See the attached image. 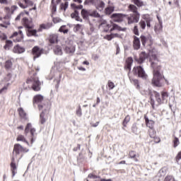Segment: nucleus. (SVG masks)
Masks as SVG:
<instances>
[{
    "mask_svg": "<svg viewBox=\"0 0 181 181\" xmlns=\"http://www.w3.org/2000/svg\"><path fill=\"white\" fill-rule=\"evenodd\" d=\"M148 56L150 57V62L151 63V67L153 70V78L152 80L153 86L156 87H162L160 80H162V74H160V64H159V59H158V52L155 49H152L149 52Z\"/></svg>",
    "mask_w": 181,
    "mask_h": 181,
    "instance_id": "nucleus-1",
    "label": "nucleus"
},
{
    "mask_svg": "<svg viewBox=\"0 0 181 181\" xmlns=\"http://www.w3.org/2000/svg\"><path fill=\"white\" fill-rule=\"evenodd\" d=\"M149 94L151 98V104L153 108L155 107V98L158 105H160V104H166L168 103L169 94L167 92H162L161 96L160 94L156 91H149Z\"/></svg>",
    "mask_w": 181,
    "mask_h": 181,
    "instance_id": "nucleus-2",
    "label": "nucleus"
},
{
    "mask_svg": "<svg viewBox=\"0 0 181 181\" xmlns=\"http://www.w3.org/2000/svg\"><path fill=\"white\" fill-rule=\"evenodd\" d=\"M23 23L25 25V28L28 29V31L27 33V35L30 36H37L36 33H37V30H31L33 28L32 25V21L29 20L28 18H23Z\"/></svg>",
    "mask_w": 181,
    "mask_h": 181,
    "instance_id": "nucleus-3",
    "label": "nucleus"
},
{
    "mask_svg": "<svg viewBox=\"0 0 181 181\" xmlns=\"http://www.w3.org/2000/svg\"><path fill=\"white\" fill-rule=\"evenodd\" d=\"M133 74H134V76H138L141 78H143V80H146V78L148 77V75H146L145 70L141 66L134 67L133 69Z\"/></svg>",
    "mask_w": 181,
    "mask_h": 181,
    "instance_id": "nucleus-4",
    "label": "nucleus"
},
{
    "mask_svg": "<svg viewBox=\"0 0 181 181\" xmlns=\"http://www.w3.org/2000/svg\"><path fill=\"white\" fill-rule=\"evenodd\" d=\"M29 132L31 135V144H33V142H35V139L36 138V129L32 127L31 123H28L25 129V135H28Z\"/></svg>",
    "mask_w": 181,
    "mask_h": 181,
    "instance_id": "nucleus-5",
    "label": "nucleus"
},
{
    "mask_svg": "<svg viewBox=\"0 0 181 181\" xmlns=\"http://www.w3.org/2000/svg\"><path fill=\"white\" fill-rule=\"evenodd\" d=\"M27 84H32V88L34 91H40V81H39L37 78L28 79L27 81Z\"/></svg>",
    "mask_w": 181,
    "mask_h": 181,
    "instance_id": "nucleus-6",
    "label": "nucleus"
},
{
    "mask_svg": "<svg viewBox=\"0 0 181 181\" xmlns=\"http://www.w3.org/2000/svg\"><path fill=\"white\" fill-rule=\"evenodd\" d=\"M141 18V14L139 13H132L127 17L128 25H132V23H138Z\"/></svg>",
    "mask_w": 181,
    "mask_h": 181,
    "instance_id": "nucleus-7",
    "label": "nucleus"
},
{
    "mask_svg": "<svg viewBox=\"0 0 181 181\" xmlns=\"http://www.w3.org/2000/svg\"><path fill=\"white\" fill-rule=\"evenodd\" d=\"M21 152H24V153L29 152V149L23 148V146H22L19 144H15L14 148H13V153L16 154V158H18V156L19 155V153H21Z\"/></svg>",
    "mask_w": 181,
    "mask_h": 181,
    "instance_id": "nucleus-8",
    "label": "nucleus"
},
{
    "mask_svg": "<svg viewBox=\"0 0 181 181\" xmlns=\"http://www.w3.org/2000/svg\"><path fill=\"white\" fill-rule=\"evenodd\" d=\"M64 51L67 54L71 55L76 52V46L73 45V42H71L69 45L65 47Z\"/></svg>",
    "mask_w": 181,
    "mask_h": 181,
    "instance_id": "nucleus-9",
    "label": "nucleus"
},
{
    "mask_svg": "<svg viewBox=\"0 0 181 181\" xmlns=\"http://www.w3.org/2000/svg\"><path fill=\"white\" fill-rule=\"evenodd\" d=\"M98 11H103L105 8V3L101 0H94V4Z\"/></svg>",
    "mask_w": 181,
    "mask_h": 181,
    "instance_id": "nucleus-10",
    "label": "nucleus"
},
{
    "mask_svg": "<svg viewBox=\"0 0 181 181\" xmlns=\"http://www.w3.org/2000/svg\"><path fill=\"white\" fill-rule=\"evenodd\" d=\"M139 25L141 30H145V28H146V26L147 28H151V21L146 20V21H145L144 20H141Z\"/></svg>",
    "mask_w": 181,
    "mask_h": 181,
    "instance_id": "nucleus-11",
    "label": "nucleus"
},
{
    "mask_svg": "<svg viewBox=\"0 0 181 181\" xmlns=\"http://www.w3.org/2000/svg\"><path fill=\"white\" fill-rule=\"evenodd\" d=\"M133 47L134 50H139L141 49V40L136 36L134 37Z\"/></svg>",
    "mask_w": 181,
    "mask_h": 181,
    "instance_id": "nucleus-12",
    "label": "nucleus"
},
{
    "mask_svg": "<svg viewBox=\"0 0 181 181\" xmlns=\"http://www.w3.org/2000/svg\"><path fill=\"white\" fill-rule=\"evenodd\" d=\"M42 52L43 51L40 49L38 47H34L33 48V54L34 56V60L35 59H37V57H40V55Z\"/></svg>",
    "mask_w": 181,
    "mask_h": 181,
    "instance_id": "nucleus-13",
    "label": "nucleus"
},
{
    "mask_svg": "<svg viewBox=\"0 0 181 181\" xmlns=\"http://www.w3.org/2000/svg\"><path fill=\"white\" fill-rule=\"evenodd\" d=\"M146 59H148V54L143 52L140 54L139 58L136 60L139 64H142V63H144Z\"/></svg>",
    "mask_w": 181,
    "mask_h": 181,
    "instance_id": "nucleus-14",
    "label": "nucleus"
},
{
    "mask_svg": "<svg viewBox=\"0 0 181 181\" xmlns=\"http://www.w3.org/2000/svg\"><path fill=\"white\" fill-rule=\"evenodd\" d=\"M111 18H112V21H114V22H122V13H113L111 16Z\"/></svg>",
    "mask_w": 181,
    "mask_h": 181,
    "instance_id": "nucleus-15",
    "label": "nucleus"
},
{
    "mask_svg": "<svg viewBox=\"0 0 181 181\" xmlns=\"http://www.w3.org/2000/svg\"><path fill=\"white\" fill-rule=\"evenodd\" d=\"M49 119V117H47V115H46V113H45V111H42L41 112V114L40 115V122L42 125H43V124H45L47 119Z\"/></svg>",
    "mask_w": 181,
    "mask_h": 181,
    "instance_id": "nucleus-16",
    "label": "nucleus"
},
{
    "mask_svg": "<svg viewBox=\"0 0 181 181\" xmlns=\"http://www.w3.org/2000/svg\"><path fill=\"white\" fill-rule=\"evenodd\" d=\"M49 42L51 44L57 43L59 42V35L57 34H52L49 35Z\"/></svg>",
    "mask_w": 181,
    "mask_h": 181,
    "instance_id": "nucleus-17",
    "label": "nucleus"
},
{
    "mask_svg": "<svg viewBox=\"0 0 181 181\" xmlns=\"http://www.w3.org/2000/svg\"><path fill=\"white\" fill-rule=\"evenodd\" d=\"M81 16L83 19H85L86 21L88 20V18H90V11L83 8L81 12Z\"/></svg>",
    "mask_w": 181,
    "mask_h": 181,
    "instance_id": "nucleus-18",
    "label": "nucleus"
},
{
    "mask_svg": "<svg viewBox=\"0 0 181 181\" xmlns=\"http://www.w3.org/2000/svg\"><path fill=\"white\" fill-rule=\"evenodd\" d=\"M132 63H134V59H132V57H129L126 60V65L124 66V69L129 70V71H131V67L132 66Z\"/></svg>",
    "mask_w": 181,
    "mask_h": 181,
    "instance_id": "nucleus-19",
    "label": "nucleus"
},
{
    "mask_svg": "<svg viewBox=\"0 0 181 181\" xmlns=\"http://www.w3.org/2000/svg\"><path fill=\"white\" fill-rule=\"evenodd\" d=\"M144 119L146 124V127L150 128V129H153V125L155 124V122H153V120L151 119L149 120V119L146 116L144 117Z\"/></svg>",
    "mask_w": 181,
    "mask_h": 181,
    "instance_id": "nucleus-20",
    "label": "nucleus"
},
{
    "mask_svg": "<svg viewBox=\"0 0 181 181\" xmlns=\"http://www.w3.org/2000/svg\"><path fill=\"white\" fill-rule=\"evenodd\" d=\"M18 114L21 117V119H28V116L26 115V112L23 110V108L20 107L18 110Z\"/></svg>",
    "mask_w": 181,
    "mask_h": 181,
    "instance_id": "nucleus-21",
    "label": "nucleus"
},
{
    "mask_svg": "<svg viewBox=\"0 0 181 181\" xmlns=\"http://www.w3.org/2000/svg\"><path fill=\"white\" fill-rule=\"evenodd\" d=\"M13 53H18V54H21V53H24L25 49L23 47L16 45L13 47Z\"/></svg>",
    "mask_w": 181,
    "mask_h": 181,
    "instance_id": "nucleus-22",
    "label": "nucleus"
},
{
    "mask_svg": "<svg viewBox=\"0 0 181 181\" xmlns=\"http://www.w3.org/2000/svg\"><path fill=\"white\" fill-rule=\"evenodd\" d=\"M112 30H119L122 32H125V30H127V28H122L117 24H112V28L110 29V31L112 32Z\"/></svg>",
    "mask_w": 181,
    "mask_h": 181,
    "instance_id": "nucleus-23",
    "label": "nucleus"
},
{
    "mask_svg": "<svg viewBox=\"0 0 181 181\" xmlns=\"http://www.w3.org/2000/svg\"><path fill=\"white\" fill-rule=\"evenodd\" d=\"M54 53L57 54L58 56H62L63 54V50H62V47L57 45L54 48Z\"/></svg>",
    "mask_w": 181,
    "mask_h": 181,
    "instance_id": "nucleus-24",
    "label": "nucleus"
},
{
    "mask_svg": "<svg viewBox=\"0 0 181 181\" xmlns=\"http://www.w3.org/2000/svg\"><path fill=\"white\" fill-rule=\"evenodd\" d=\"M129 11L133 13H139V12H138V8L134 4H130L129 6Z\"/></svg>",
    "mask_w": 181,
    "mask_h": 181,
    "instance_id": "nucleus-25",
    "label": "nucleus"
},
{
    "mask_svg": "<svg viewBox=\"0 0 181 181\" xmlns=\"http://www.w3.org/2000/svg\"><path fill=\"white\" fill-rule=\"evenodd\" d=\"M43 100V95H37L34 97V103L36 104H39L40 103H42Z\"/></svg>",
    "mask_w": 181,
    "mask_h": 181,
    "instance_id": "nucleus-26",
    "label": "nucleus"
},
{
    "mask_svg": "<svg viewBox=\"0 0 181 181\" xmlns=\"http://www.w3.org/2000/svg\"><path fill=\"white\" fill-rule=\"evenodd\" d=\"M50 28H52V23L41 24L38 30L39 32H42V29H50Z\"/></svg>",
    "mask_w": 181,
    "mask_h": 181,
    "instance_id": "nucleus-27",
    "label": "nucleus"
},
{
    "mask_svg": "<svg viewBox=\"0 0 181 181\" xmlns=\"http://www.w3.org/2000/svg\"><path fill=\"white\" fill-rule=\"evenodd\" d=\"M115 8L112 6H109L105 8V13L106 15H111L113 13Z\"/></svg>",
    "mask_w": 181,
    "mask_h": 181,
    "instance_id": "nucleus-28",
    "label": "nucleus"
},
{
    "mask_svg": "<svg viewBox=\"0 0 181 181\" xmlns=\"http://www.w3.org/2000/svg\"><path fill=\"white\" fill-rule=\"evenodd\" d=\"M162 29H163V26L162 25V23H159L155 26L154 30L155 32H158V33H160L162 32Z\"/></svg>",
    "mask_w": 181,
    "mask_h": 181,
    "instance_id": "nucleus-29",
    "label": "nucleus"
},
{
    "mask_svg": "<svg viewBox=\"0 0 181 181\" xmlns=\"http://www.w3.org/2000/svg\"><path fill=\"white\" fill-rule=\"evenodd\" d=\"M90 16H91L92 18H101V16L100 15V13H98V12H97V11H90Z\"/></svg>",
    "mask_w": 181,
    "mask_h": 181,
    "instance_id": "nucleus-30",
    "label": "nucleus"
},
{
    "mask_svg": "<svg viewBox=\"0 0 181 181\" xmlns=\"http://www.w3.org/2000/svg\"><path fill=\"white\" fill-rule=\"evenodd\" d=\"M20 36L21 39H23V33H22V30H19L18 32H14L13 34L11 36V37H15L16 36Z\"/></svg>",
    "mask_w": 181,
    "mask_h": 181,
    "instance_id": "nucleus-31",
    "label": "nucleus"
},
{
    "mask_svg": "<svg viewBox=\"0 0 181 181\" xmlns=\"http://www.w3.org/2000/svg\"><path fill=\"white\" fill-rule=\"evenodd\" d=\"M150 138H156V132L153 129H150L148 131Z\"/></svg>",
    "mask_w": 181,
    "mask_h": 181,
    "instance_id": "nucleus-32",
    "label": "nucleus"
},
{
    "mask_svg": "<svg viewBox=\"0 0 181 181\" xmlns=\"http://www.w3.org/2000/svg\"><path fill=\"white\" fill-rule=\"evenodd\" d=\"M11 166L13 176H15V175H16V164H15V163H11Z\"/></svg>",
    "mask_w": 181,
    "mask_h": 181,
    "instance_id": "nucleus-33",
    "label": "nucleus"
},
{
    "mask_svg": "<svg viewBox=\"0 0 181 181\" xmlns=\"http://www.w3.org/2000/svg\"><path fill=\"white\" fill-rule=\"evenodd\" d=\"M134 5H136V6L141 7L144 6V1L141 0H132Z\"/></svg>",
    "mask_w": 181,
    "mask_h": 181,
    "instance_id": "nucleus-34",
    "label": "nucleus"
},
{
    "mask_svg": "<svg viewBox=\"0 0 181 181\" xmlns=\"http://www.w3.org/2000/svg\"><path fill=\"white\" fill-rule=\"evenodd\" d=\"M17 141H21V142H26L27 143V145H29V142H28L26 141V139H25V136H23V135H19L18 137H17Z\"/></svg>",
    "mask_w": 181,
    "mask_h": 181,
    "instance_id": "nucleus-35",
    "label": "nucleus"
},
{
    "mask_svg": "<svg viewBox=\"0 0 181 181\" xmlns=\"http://www.w3.org/2000/svg\"><path fill=\"white\" fill-rule=\"evenodd\" d=\"M6 11H8V12H11V13H13L16 9H18V6H12L11 8H6Z\"/></svg>",
    "mask_w": 181,
    "mask_h": 181,
    "instance_id": "nucleus-36",
    "label": "nucleus"
},
{
    "mask_svg": "<svg viewBox=\"0 0 181 181\" xmlns=\"http://www.w3.org/2000/svg\"><path fill=\"white\" fill-rule=\"evenodd\" d=\"M6 11H8V12H11V13H13L16 9H18V6H12L11 8H6Z\"/></svg>",
    "mask_w": 181,
    "mask_h": 181,
    "instance_id": "nucleus-37",
    "label": "nucleus"
},
{
    "mask_svg": "<svg viewBox=\"0 0 181 181\" xmlns=\"http://www.w3.org/2000/svg\"><path fill=\"white\" fill-rule=\"evenodd\" d=\"M132 81L133 84L136 86V88H137V90H139L141 88V86H139V81H138V79H132Z\"/></svg>",
    "mask_w": 181,
    "mask_h": 181,
    "instance_id": "nucleus-38",
    "label": "nucleus"
},
{
    "mask_svg": "<svg viewBox=\"0 0 181 181\" xmlns=\"http://www.w3.org/2000/svg\"><path fill=\"white\" fill-rule=\"evenodd\" d=\"M117 36H118V34H111L110 35H106L105 39H107V40H112V39Z\"/></svg>",
    "mask_w": 181,
    "mask_h": 181,
    "instance_id": "nucleus-39",
    "label": "nucleus"
},
{
    "mask_svg": "<svg viewBox=\"0 0 181 181\" xmlns=\"http://www.w3.org/2000/svg\"><path fill=\"white\" fill-rule=\"evenodd\" d=\"M13 42L12 40H7L6 41V46H4V49H8V47H12Z\"/></svg>",
    "mask_w": 181,
    "mask_h": 181,
    "instance_id": "nucleus-40",
    "label": "nucleus"
},
{
    "mask_svg": "<svg viewBox=\"0 0 181 181\" xmlns=\"http://www.w3.org/2000/svg\"><path fill=\"white\" fill-rule=\"evenodd\" d=\"M71 7L73 8L74 9H83V5H76V4H71Z\"/></svg>",
    "mask_w": 181,
    "mask_h": 181,
    "instance_id": "nucleus-41",
    "label": "nucleus"
},
{
    "mask_svg": "<svg viewBox=\"0 0 181 181\" xmlns=\"http://www.w3.org/2000/svg\"><path fill=\"white\" fill-rule=\"evenodd\" d=\"M79 14L78 11L75 10L74 12L71 14V18H72V19H76Z\"/></svg>",
    "mask_w": 181,
    "mask_h": 181,
    "instance_id": "nucleus-42",
    "label": "nucleus"
},
{
    "mask_svg": "<svg viewBox=\"0 0 181 181\" xmlns=\"http://www.w3.org/2000/svg\"><path fill=\"white\" fill-rule=\"evenodd\" d=\"M141 40L143 46H145L146 45V41L148 40V38L145 37L144 35L141 36Z\"/></svg>",
    "mask_w": 181,
    "mask_h": 181,
    "instance_id": "nucleus-43",
    "label": "nucleus"
},
{
    "mask_svg": "<svg viewBox=\"0 0 181 181\" xmlns=\"http://www.w3.org/2000/svg\"><path fill=\"white\" fill-rule=\"evenodd\" d=\"M5 67H6V69H11V67H12V61H11V60L6 61Z\"/></svg>",
    "mask_w": 181,
    "mask_h": 181,
    "instance_id": "nucleus-44",
    "label": "nucleus"
},
{
    "mask_svg": "<svg viewBox=\"0 0 181 181\" xmlns=\"http://www.w3.org/2000/svg\"><path fill=\"white\" fill-rule=\"evenodd\" d=\"M107 86L109 87V90H112L115 88V85L114 84V82L112 81H108Z\"/></svg>",
    "mask_w": 181,
    "mask_h": 181,
    "instance_id": "nucleus-45",
    "label": "nucleus"
},
{
    "mask_svg": "<svg viewBox=\"0 0 181 181\" xmlns=\"http://www.w3.org/2000/svg\"><path fill=\"white\" fill-rule=\"evenodd\" d=\"M129 119H130L129 116H127V117L124 118V121H123V125H124V127H127V124H128Z\"/></svg>",
    "mask_w": 181,
    "mask_h": 181,
    "instance_id": "nucleus-46",
    "label": "nucleus"
},
{
    "mask_svg": "<svg viewBox=\"0 0 181 181\" xmlns=\"http://www.w3.org/2000/svg\"><path fill=\"white\" fill-rule=\"evenodd\" d=\"M102 26L105 27L106 26V29L108 30L110 28H111V25L110 24H107V21H104L103 23H101L100 24Z\"/></svg>",
    "mask_w": 181,
    "mask_h": 181,
    "instance_id": "nucleus-47",
    "label": "nucleus"
},
{
    "mask_svg": "<svg viewBox=\"0 0 181 181\" xmlns=\"http://www.w3.org/2000/svg\"><path fill=\"white\" fill-rule=\"evenodd\" d=\"M84 5H94V0H86Z\"/></svg>",
    "mask_w": 181,
    "mask_h": 181,
    "instance_id": "nucleus-48",
    "label": "nucleus"
},
{
    "mask_svg": "<svg viewBox=\"0 0 181 181\" xmlns=\"http://www.w3.org/2000/svg\"><path fill=\"white\" fill-rule=\"evenodd\" d=\"M52 21L54 23H60V22H62V19L59 17L53 18Z\"/></svg>",
    "mask_w": 181,
    "mask_h": 181,
    "instance_id": "nucleus-49",
    "label": "nucleus"
},
{
    "mask_svg": "<svg viewBox=\"0 0 181 181\" xmlns=\"http://www.w3.org/2000/svg\"><path fill=\"white\" fill-rule=\"evenodd\" d=\"M69 6V4L66 2L65 4H61V9H64V11H66L67 9V7Z\"/></svg>",
    "mask_w": 181,
    "mask_h": 181,
    "instance_id": "nucleus-50",
    "label": "nucleus"
},
{
    "mask_svg": "<svg viewBox=\"0 0 181 181\" xmlns=\"http://www.w3.org/2000/svg\"><path fill=\"white\" fill-rule=\"evenodd\" d=\"M76 115L78 117H81V115H83V113L81 112V107H78V110H76Z\"/></svg>",
    "mask_w": 181,
    "mask_h": 181,
    "instance_id": "nucleus-51",
    "label": "nucleus"
},
{
    "mask_svg": "<svg viewBox=\"0 0 181 181\" xmlns=\"http://www.w3.org/2000/svg\"><path fill=\"white\" fill-rule=\"evenodd\" d=\"M133 32L134 33V35H139V30H138V25H135L134 27V30H133Z\"/></svg>",
    "mask_w": 181,
    "mask_h": 181,
    "instance_id": "nucleus-52",
    "label": "nucleus"
},
{
    "mask_svg": "<svg viewBox=\"0 0 181 181\" xmlns=\"http://www.w3.org/2000/svg\"><path fill=\"white\" fill-rule=\"evenodd\" d=\"M132 132H134V134H138V127H136V124H134L132 126Z\"/></svg>",
    "mask_w": 181,
    "mask_h": 181,
    "instance_id": "nucleus-53",
    "label": "nucleus"
},
{
    "mask_svg": "<svg viewBox=\"0 0 181 181\" xmlns=\"http://www.w3.org/2000/svg\"><path fill=\"white\" fill-rule=\"evenodd\" d=\"M164 181H175V178H173V177L169 175L165 178Z\"/></svg>",
    "mask_w": 181,
    "mask_h": 181,
    "instance_id": "nucleus-54",
    "label": "nucleus"
},
{
    "mask_svg": "<svg viewBox=\"0 0 181 181\" xmlns=\"http://www.w3.org/2000/svg\"><path fill=\"white\" fill-rule=\"evenodd\" d=\"M174 147L176 148V146H177L180 144L179 142V139H177V137L175 138L174 141Z\"/></svg>",
    "mask_w": 181,
    "mask_h": 181,
    "instance_id": "nucleus-55",
    "label": "nucleus"
},
{
    "mask_svg": "<svg viewBox=\"0 0 181 181\" xmlns=\"http://www.w3.org/2000/svg\"><path fill=\"white\" fill-rule=\"evenodd\" d=\"M25 4H26L25 6H28L29 5H33V1L30 0H23Z\"/></svg>",
    "mask_w": 181,
    "mask_h": 181,
    "instance_id": "nucleus-56",
    "label": "nucleus"
},
{
    "mask_svg": "<svg viewBox=\"0 0 181 181\" xmlns=\"http://www.w3.org/2000/svg\"><path fill=\"white\" fill-rule=\"evenodd\" d=\"M136 156V153H135V151H130L129 152V157L132 159H134V158H135Z\"/></svg>",
    "mask_w": 181,
    "mask_h": 181,
    "instance_id": "nucleus-57",
    "label": "nucleus"
},
{
    "mask_svg": "<svg viewBox=\"0 0 181 181\" xmlns=\"http://www.w3.org/2000/svg\"><path fill=\"white\" fill-rule=\"evenodd\" d=\"M23 15H25V13H21L20 14H18L16 18V21H21V18H23Z\"/></svg>",
    "mask_w": 181,
    "mask_h": 181,
    "instance_id": "nucleus-58",
    "label": "nucleus"
},
{
    "mask_svg": "<svg viewBox=\"0 0 181 181\" xmlns=\"http://www.w3.org/2000/svg\"><path fill=\"white\" fill-rule=\"evenodd\" d=\"M74 29L76 30V32H78V30H80V29H81V25L80 24L76 25Z\"/></svg>",
    "mask_w": 181,
    "mask_h": 181,
    "instance_id": "nucleus-59",
    "label": "nucleus"
},
{
    "mask_svg": "<svg viewBox=\"0 0 181 181\" xmlns=\"http://www.w3.org/2000/svg\"><path fill=\"white\" fill-rule=\"evenodd\" d=\"M75 20L77 21V22H83V18L80 17V14L76 16Z\"/></svg>",
    "mask_w": 181,
    "mask_h": 181,
    "instance_id": "nucleus-60",
    "label": "nucleus"
},
{
    "mask_svg": "<svg viewBox=\"0 0 181 181\" xmlns=\"http://www.w3.org/2000/svg\"><path fill=\"white\" fill-rule=\"evenodd\" d=\"M18 5H19L20 8H22L23 9H26V8H28V6L23 5V4H22V3H18Z\"/></svg>",
    "mask_w": 181,
    "mask_h": 181,
    "instance_id": "nucleus-61",
    "label": "nucleus"
},
{
    "mask_svg": "<svg viewBox=\"0 0 181 181\" xmlns=\"http://www.w3.org/2000/svg\"><path fill=\"white\" fill-rule=\"evenodd\" d=\"M88 177H89V179H97V176L93 174H89Z\"/></svg>",
    "mask_w": 181,
    "mask_h": 181,
    "instance_id": "nucleus-62",
    "label": "nucleus"
},
{
    "mask_svg": "<svg viewBox=\"0 0 181 181\" xmlns=\"http://www.w3.org/2000/svg\"><path fill=\"white\" fill-rule=\"evenodd\" d=\"M176 159H177V160H180V159H181V151L178 153V154L176 157Z\"/></svg>",
    "mask_w": 181,
    "mask_h": 181,
    "instance_id": "nucleus-63",
    "label": "nucleus"
},
{
    "mask_svg": "<svg viewBox=\"0 0 181 181\" xmlns=\"http://www.w3.org/2000/svg\"><path fill=\"white\" fill-rule=\"evenodd\" d=\"M81 146L80 144L77 145V147L74 148V152H77V151L80 150Z\"/></svg>",
    "mask_w": 181,
    "mask_h": 181,
    "instance_id": "nucleus-64",
    "label": "nucleus"
}]
</instances>
